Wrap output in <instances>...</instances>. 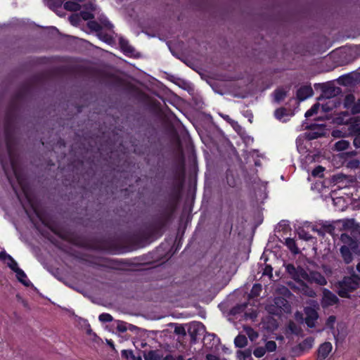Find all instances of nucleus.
I'll return each instance as SVG.
<instances>
[{"mask_svg":"<svg viewBox=\"0 0 360 360\" xmlns=\"http://www.w3.org/2000/svg\"><path fill=\"white\" fill-rule=\"evenodd\" d=\"M287 270L294 280L292 288L309 297H314L316 293L307 285L306 282H314L321 285L327 283L326 279L319 272H311L309 274L304 269L300 267L296 269L292 265H288Z\"/></svg>","mask_w":360,"mask_h":360,"instance_id":"nucleus-1","label":"nucleus"},{"mask_svg":"<svg viewBox=\"0 0 360 360\" xmlns=\"http://www.w3.org/2000/svg\"><path fill=\"white\" fill-rule=\"evenodd\" d=\"M89 27L98 32L99 39L107 44H112L117 38L122 51L127 56H133L134 49L131 47L128 41L121 36L116 34L112 30V25L105 16H101L100 22L91 21L88 23Z\"/></svg>","mask_w":360,"mask_h":360,"instance_id":"nucleus-2","label":"nucleus"},{"mask_svg":"<svg viewBox=\"0 0 360 360\" xmlns=\"http://www.w3.org/2000/svg\"><path fill=\"white\" fill-rule=\"evenodd\" d=\"M340 240L343 243L340 248L342 257L349 264L353 260L354 255H360V241L354 240L347 233H342Z\"/></svg>","mask_w":360,"mask_h":360,"instance_id":"nucleus-3","label":"nucleus"},{"mask_svg":"<svg viewBox=\"0 0 360 360\" xmlns=\"http://www.w3.org/2000/svg\"><path fill=\"white\" fill-rule=\"evenodd\" d=\"M360 285V277L357 275L345 277L338 283L337 292L342 297H349V294L356 290Z\"/></svg>","mask_w":360,"mask_h":360,"instance_id":"nucleus-4","label":"nucleus"},{"mask_svg":"<svg viewBox=\"0 0 360 360\" xmlns=\"http://www.w3.org/2000/svg\"><path fill=\"white\" fill-rule=\"evenodd\" d=\"M0 260L6 264L15 274L17 279L25 286L32 285L25 273L18 267V263L6 252H0Z\"/></svg>","mask_w":360,"mask_h":360,"instance_id":"nucleus-5","label":"nucleus"},{"mask_svg":"<svg viewBox=\"0 0 360 360\" xmlns=\"http://www.w3.org/2000/svg\"><path fill=\"white\" fill-rule=\"evenodd\" d=\"M276 306L267 305L266 311L271 314H278L282 311L288 312L290 311V305L288 302L282 297H276L274 300Z\"/></svg>","mask_w":360,"mask_h":360,"instance_id":"nucleus-6","label":"nucleus"},{"mask_svg":"<svg viewBox=\"0 0 360 360\" xmlns=\"http://www.w3.org/2000/svg\"><path fill=\"white\" fill-rule=\"evenodd\" d=\"M313 307H307L304 309L305 313V323L310 328H314L316 325V321L319 318L317 313L318 304L316 302H312Z\"/></svg>","mask_w":360,"mask_h":360,"instance_id":"nucleus-7","label":"nucleus"},{"mask_svg":"<svg viewBox=\"0 0 360 360\" xmlns=\"http://www.w3.org/2000/svg\"><path fill=\"white\" fill-rule=\"evenodd\" d=\"M338 301V298L335 295H334L327 289H323V297L321 300V305L323 308L332 306L336 304Z\"/></svg>","mask_w":360,"mask_h":360,"instance_id":"nucleus-8","label":"nucleus"},{"mask_svg":"<svg viewBox=\"0 0 360 360\" xmlns=\"http://www.w3.org/2000/svg\"><path fill=\"white\" fill-rule=\"evenodd\" d=\"M345 124H349V135L360 134V117H354L349 119V122L346 121Z\"/></svg>","mask_w":360,"mask_h":360,"instance_id":"nucleus-9","label":"nucleus"},{"mask_svg":"<svg viewBox=\"0 0 360 360\" xmlns=\"http://www.w3.org/2000/svg\"><path fill=\"white\" fill-rule=\"evenodd\" d=\"M333 345L329 342L321 344L318 349V357L319 359H325L331 352Z\"/></svg>","mask_w":360,"mask_h":360,"instance_id":"nucleus-10","label":"nucleus"},{"mask_svg":"<svg viewBox=\"0 0 360 360\" xmlns=\"http://www.w3.org/2000/svg\"><path fill=\"white\" fill-rule=\"evenodd\" d=\"M313 95V89L311 86H304L300 88L297 92V98L300 101H304L305 99L311 97Z\"/></svg>","mask_w":360,"mask_h":360,"instance_id":"nucleus-11","label":"nucleus"},{"mask_svg":"<svg viewBox=\"0 0 360 360\" xmlns=\"http://www.w3.org/2000/svg\"><path fill=\"white\" fill-rule=\"evenodd\" d=\"M320 100H323V103H321V108L323 111L328 112L337 107L338 102L336 98H320Z\"/></svg>","mask_w":360,"mask_h":360,"instance_id":"nucleus-12","label":"nucleus"},{"mask_svg":"<svg viewBox=\"0 0 360 360\" xmlns=\"http://www.w3.org/2000/svg\"><path fill=\"white\" fill-rule=\"evenodd\" d=\"M162 356V353L159 350H150L143 354L145 360H161Z\"/></svg>","mask_w":360,"mask_h":360,"instance_id":"nucleus-13","label":"nucleus"},{"mask_svg":"<svg viewBox=\"0 0 360 360\" xmlns=\"http://www.w3.org/2000/svg\"><path fill=\"white\" fill-rule=\"evenodd\" d=\"M263 326L266 329L270 331H273L277 328L278 323L271 316L266 317L263 321Z\"/></svg>","mask_w":360,"mask_h":360,"instance_id":"nucleus-14","label":"nucleus"},{"mask_svg":"<svg viewBox=\"0 0 360 360\" xmlns=\"http://www.w3.org/2000/svg\"><path fill=\"white\" fill-rule=\"evenodd\" d=\"M333 205L338 211H344L347 207V202L342 197L333 198Z\"/></svg>","mask_w":360,"mask_h":360,"instance_id":"nucleus-15","label":"nucleus"},{"mask_svg":"<svg viewBox=\"0 0 360 360\" xmlns=\"http://www.w3.org/2000/svg\"><path fill=\"white\" fill-rule=\"evenodd\" d=\"M84 6H86L87 11H83L81 12L80 14H81L82 18L84 20H86L93 17L91 11L95 9V5L93 2L89 1L88 3V4H85Z\"/></svg>","mask_w":360,"mask_h":360,"instance_id":"nucleus-16","label":"nucleus"},{"mask_svg":"<svg viewBox=\"0 0 360 360\" xmlns=\"http://www.w3.org/2000/svg\"><path fill=\"white\" fill-rule=\"evenodd\" d=\"M316 154L314 152H309L304 158H302V165L304 169H307V166L315 161Z\"/></svg>","mask_w":360,"mask_h":360,"instance_id":"nucleus-17","label":"nucleus"},{"mask_svg":"<svg viewBox=\"0 0 360 360\" xmlns=\"http://www.w3.org/2000/svg\"><path fill=\"white\" fill-rule=\"evenodd\" d=\"M285 244L293 254H297L299 252V249L297 247L295 240L293 238H285Z\"/></svg>","mask_w":360,"mask_h":360,"instance_id":"nucleus-18","label":"nucleus"},{"mask_svg":"<svg viewBox=\"0 0 360 360\" xmlns=\"http://www.w3.org/2000/svg\"><path fill=\"white\" fill-rule=\"evenodd\" d=\"M288 115L287 110L284 108H280L275 111L276 117L283 122L288 121Z\"/></svg>","mask_w":360,"mask_h":360,"instance_id":"nucleus-19","label":"nucleus"},{"mask_svg":"<svg viewBox=\"0 0 360 360\" xmlns=\"http://www.w3.org/2000/svg\"><path fill=\"white\" fill-rule=\"evenodd\" d=\"M349 146V142L346 140H340L336 142L333 146V149L337 151H343Z\"/></svg>","mask_w":360,"mask_h":360,"instance_id":"nucleus-20","label":"nucleus"},{"mask_svg":"<svg viewBox=\"0 0 360 360\" xmlns=\"http://www.w3.org/2000/svg\"><path fill=\"white\" fill-rule=\"evenodd\" d=\"M325 134V128L323 126H321L316 129V131H312L309 133L308 137L310 139H316L318 137L322 136Z\"/></svg>","mask_w":360,"mask_h":360,"instance_id":"nucleus-21","label":"nucleus"},{"mask_svg":"<svg viewBox=\"0 0 360 360\" xmlns=\"http://www.w3.org/2000/svg\"><path fill=\"white\" fill-rule=\"evenodd\" d=\"M234 343L237 347L243 348L247 345L248 340L245 335H238V336L236 337L234 340Z\"/></svg>","mask_w":360,"mask_h":360,"instance_id":"nucleus-22","label":"nucleus"},{"mask_svg":"<svg viewBox=\"0 0 360 360\" xmlns=\"http://www.w3.org/2000/svg\"><path fill=\"white\" fill-rule=\"evenodd\" d=\"M336 324V318L334 316H330L326 323V327L331 330L333 335H335V326Z\"/></svg>","mask_w":360,"mask_h":360,"instance_id":"nucleus-23","label":"nucleus"},{"mask_svg":"<svg viewBox=\"0 0 360 360\" xmlns=\"http://www.w3.org/2000/svg\"><path fill=\"white\" fill-rule=\"evenodd\" d=\"M354 96L352 94H348L345 96V101H344V105L346 108H351L352 109V107L356 103H354Z\"/></svg>","mask_w":360,"mask_h":360,"instance_id":"nucleus-24","label":"nucleus"},{"mask_svg":"<svg viewBox=\"0 0 360 360\" xmlns=\"http://www.w3.org/2000/svg\"><path fill=\"white\" fill-rule=\"evenodd\" d=\"M286 96V91L283 89H278L275 91L274 94V100L276 102H280Z\"/></svg>","mask_w":360,"mask_h":360,"instance_id":"nucleus-25","label":"nucleus"},{"mask_svg":"<svg viewBox=\"0 0 360 360\" xmlns=\"http://www.w3.org/2000/svg\"><path fill=\"white\" fill-rule=\"evenodd\" d=\"M244 330L251 341L255 340L258 338V333L250 327H245Z\"/></svg>","mask_w":360,"mask_h":360,"instance_id":"nucleus-26","label":"nucleus"},{"mask_svg":"<svg viewBox=\"0 0 360 360\" xmlns=\"http://www.w3.org/2000/svg\"><path fill=\"white\" fill-rule=\"evenodd\" d=\"M64 8L68 11H77L81 8V6L74 1H68L64 4Z\"/></svg>","mask_w":360,"mask_h":360,"instance_id":"nucleus-27","label":"nucleus"},{"mask_svg":"<svg viewBox=\"0 0 360 360\" xmlns=\"http://www.w3.org/2000/svg\"><path fill=\"white\" fill-rule=\"evenodd\" d=\"M319 107H320L319 103L314 104L309 110H308L305 112V117H309L314 115V114L317 113Z\"/></svg>","mask_w":360,"mask_h":360,"instance_id":"nucleus-28","label":"nucleus"},{"mask_svg":"<svg viewBox=\"0 0 360 360\" xmlns=\"http://www.w3.org/2000/svg\"><path fill=\"white\" fill-rule=\"evenodd\" d=\"M262 290V286L260 284H255L250 292V295L253 297L258 296Z\"/></svg>","mask_w":360,"mask_h":360,"instance_id":"nucleus-29","label":"nucleus"},{"mask_svg":"<svg viewBox=\"0 0 360 360\" xmlns=\"http://www.w3.org/2000/svg\"><path fill=\"white\" fill-rule=\"evenodd\" d=\"M324 168L321 166L316 167L312 170L311 174L314 177H321L323 174Z\"/></svg>","mask_w":360,"mask_h":360,"instance_id":"nucleus-30","label":"nucleus"},{"mask_svg":"<svg viewBox=\"0 0 360 360\" xmlns=\"http://www.w3.org/2000/svg\"><path fill=\"white\" fill-rule=\"evenodd\" d=\"M236 354H237V358L238 360H245L246 358L250 356V352L248 350L238 351Z\"/></svg>","mask_w":360,"mask_h":360,"instance_id":"nucleus-31","label":"nucleus"},{"mask_svg":"<svg viewBox=\"0 0 360 360\" xmlns=\"http://www.w3.org/2000/svg\"><path fill=\"white\" fill-rule=\"evenodd\" d=\"M266 349L264 347H259L253 351V354L257 358H261L266 354Z\"/></svg>","mask_w":360,"mask_h":360,"instance_id":"nucleus-32","label":"nucleus"},{"mask_svg":"<svg viewBox=\"0 0 360 360\" xmlns=\"http://www.w3.org/2000/svg\"><path fill=\"white\" fill-rule=\"evenodd\" d=\"M266 352H271L276 349V344L274 341H268L264 347Z\"/></svg>","mask_w":360,"mask_h":360,"instance_id":"nucleus-33","label":"nucleus"},{"mask_svg":"<svg viewBox=\"0 0 360 360\" xmlns=\"http://www.w3.org/2000/svg\"><path fill=\"white\" fill-rule=\"evenodd\" d=\"M99 321L101 322H110L112 321V317L110 314L107 313L101 314L99 317Z\"/></svg>","mask_w":360,"mask_h":360,"instance_id":"nucleus-34","label":"nucleus"},{"mask_svg":"<svg viewBox=\"0 0 360 360\" xmlns=\"http://www.w3.org/2000/svg\"><path fill=\"white\" fill-rule=\"evenodd\" d=\"M332 136L334 138H340V137L345 136H346V133L342 131L341 130L335 129V130H333L332 131Z\"/></svg>","mask_w":360,"mask_h":360,"instance_id":"nucleus-35","label":"nucleus"},{"mask_svg":"<svg viewBox=\"0 0 360 360\" xmlns=\"http://www.w3.org/2000/svg\"><path fill=\"white\" fill-rule=\"evenodd\" d=\"M352 113H359L360 112V99L354 105L352 109Z\"/></svg>","mask_w":360,"mask_h":360,"instance_id":"nucleus-36","label":"nucleus"},{"mask_svg":"<svg viewBox=\"0 0 360 360\" xmlns=\"http://www.w3.org/2000/svg\"><path fill=\"white\" fill-rule=\"evenodd\" d=\"M355 137L354 139L353 144L354 146L358 148H360V134L354 135Z\"/></svg>","mask_w":360,"mask_h":360,"instance_id":"nucleus-37","label":"nucleus"},{"mask_svg":"<svg viewBox=\"0 0 360 360\" xmlns=\"http://www.w3.org/2000/svg\"><path fill=\"white\" fill-rule=\"evenodd\" d=\"M257 312L255 311H253L250 313H248V311L245 312V316L247 319H254L257 317Z\"/></svg>","mask_w":360,"mask_h":360,"instance_id":"nucleus-38","label":"nucleus"},{"mask_svg":"<svg viewBox=\"0 0 360 360\" xmlns=\"http://www.w3.org/2000/svg\"><path fill=\"white\" fill-rule=\"evenodd\" d=\"M354 221L353 219H348L342 221V225L345 228H348L354 225Z\"/></svg>","mask_w":360,"mask_h":360,"instance_id":"nucleus-39","label":"nucleus"},{"mask_svg":"<svg viewBox=\"0 0 360 360\" xmlns=\"http://www.w3.org/2000/svg\"><path fill=\"white\" fill-rule=\"evenodd\" d=\"M191 326L193 327L195 329L198 330H203V325L200 323H198V322H194L191 324Z\"/></svg>","mask_w":360,"mask_h":360,"instance_id":"nucleus-40","label":"nucleus"},{"mask_svg":"<svg viewBox=\"0 0 360 360\" xmlns=\"http://www.w3.org/2000/svg\"><path fill=\"white\" fill-rule=\"evenodd\" d=\"M117 328L120 331L124 332L127 330V327L122 322H117Z\"/></svg>","mask_w":360,"mask_h":360,"instance_id":"nucleus-41","label":"nucleus"},{"mask_svg":"<svg viewBox=\"0 0 360 360\" xmlns=\"http://www.w3.org/2000/svg\"><path fill=\"white\" fill-rule=\"evenodd\" d=\"M222 117L227 120L228 122H231L232 126L233 127H235V125H236V122H233V121H231V120L230 119L229 116V115H221Z\"/></svg>","mask_w":360,"mask_h":360,"instance_id":"nucleus-42","label":"nucleus"},{"mask_svg":"<svg viewBox=\"0 0 360 360\" xmlns=\"http://www.w3.org/2000/svg\"><path fill=\"white\" fill-rule=\"evenodd\" d=\"M300 238H303L304 240H309L312 238V237L308 234H304V235H300Z\"/></svg>","mask_w":360,"mask_h":360,"instance_id":"nucleus-43","label":"nucleus"},{"mask_svg":"<svg viewBox=\"0 0 360 360\" xmlns=\"http://www.w3.org/2000/svg\"><path fill=\"white\" fill-rule=\"evenodd\" d=\"M313 343H314L313 338H307L304 341V344H308L310 347L313 345Z\"/></svg>","mask_w":360,"mask_h":360,"instance_id":"nucleus-44","label":"nucleus"},{"mask_svg":"<svg viewBox=\"0 0 360 360\" xmlns=\"http://www.w3.org/2000/svg\"><path fill=\"white\" fill-rule=\"evenodd\" d=\"M77 18V15H72L70 17V20L72 25H76V19Z\"/></svg>","mask_w":360,"mask_h":360,"instance_id":"nucleus-45","label":"nucleus"},{"mask_svg":"<svg viewBox=\"0 0 360 360\" xmlns=\"http://www.w3.org/2000/svg\"><path fill=\"white\" fill-rule=\"evenodd\" d=\"M300 141V140H297V150H299V152H300V153H304V148H302L301 147V146L299 144Z\"/></svg>","mask_w":360,"mask_h":360,"instance_id":"nucleus-46","label":"nucleus"},{"mask_svg":"<svg viewBox=\"0 0 360 360\" xmlns=\"http://www.w3.org/2000/svg\"><path fill=\"white\" fill-rule=\"evenodd\" d=\"M207 360H219L218 358L216 356H214V355H212V354H208L207 356Z\"/></svg>","mask_w":360,"mask_h":360,"instance_id":"nucleus-47","label":"nucleus"},{"mask_svg":"<svg viewBox=\"0 0 360 360\" xmlns=\"http://www.w3.org/2000/svg\"><path fill=\"white\" fill-rule=\"evenodd\" d=\"M164 360H174V358L171 356H166Z\"/></svg>","mask_w":360,"mask_h":360,"instance_id":"nucleus-48","label":"nucleus"},{"mask_svg":"<svg viewBox=\"0 0 360 360\" xmlns=\"http://www.w3.org/2000/svg\"><path fill=\"white\" fill-rule=\"evenodd\" d=\"M356 269L358 270L359 272H360V262L356 265Z\"/></svg>","mask_w":360,"mask_h":360,"instance_id":"nucleus-49","label":"nucleus"},{"mask_svg":"<svg viewBox=\"0 0 360 360\" xmlns=\"http://www.w3.org/2000/svg\"><path fill=\"white\" fill-rule=\"evenodd\" d=\"M108 343L110 347H113V344L110 341H108Z\"/></svg>","mask_w":360,"mask_h":360,"instance_id":"nucleus-50","label":"nucleus"},{"mask_svg":"<svg viewBox=\"0 0 360 360\" xmlns=\"http://www.w3.org/2000/svg\"><path fill=\"white\" fill-rule=\"evenodd\" d=\"M275 360H285V358L276 359Z\"/></svg>","mask_w":360,"mask_h":360,"instance_id":"nucleus-51","label":"nucleus"},{"mask_svg":"<svg viewBox=\"0 0 360 360\" xmlns=\"http://www.w3.org/2000/svg\"><path fill=\"white\" fill-rule=\"evenodd\" d=\"M299 316H300V313H297L296 314V316L298 317Z\"/></svg>","mask_w":360,"mask_h":360,"instance_id":"nucleus-52","label":"nucleus"},{"mask_svg":"<svg viewBox=\"0 0 360 360\" xmlns=\"http://www.w3.org/2000/svg\"><path fill=\"white\" fill-rule=\"evenodd\" d=\"M63 0H58V3L62 4Z\"/></svg>","mask_w":360,"mask_h":360,"instance_id":"nucleus-53","label":"nucleus"},{"mask_svg":"<svg viewBox=\"0 0 360 360\" xmlns=\"http://www.w3.org/2000/svg\"><path fill=\"white\" fill-rule=\"evenodd\" d=\"M188 360H195V359H193V358H190V359H188Z\"/></svg>","mask_w":360,"mask_h":360,"instance_id":"nucleus-54","label":"nucleus"},{"mask_svg":"<svg viewBox=\"0 0 360 360\" xmlns=\"http://www.w3.org/2000/svg\"><path fill=\"white\" fill-rule=\"evenodd\" d=\"M137 360H142L140 357L137 359Z\"/></svg>","mask_w":360,"mask_h":360,"instance_id":"nucleus-55","label":"nucleus"}]
</instances>
